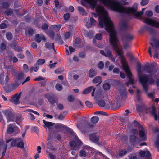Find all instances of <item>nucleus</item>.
Returning <instances> with one entry per match:
<instances>
[{
    "instance_id": "obj_24",
    "label": "nucleus",
    "mask_w": 159,
    "mask_h": 159,
    "mask_svg": "<svg viewBox=\"0 0 159 159\" xmlns=\"http://www.w3.org/2000/svg\"><path fill=\"white\" fill-rule=\"evenodd\" d=\"M45 47L47 49L49 50L53 49L56 52L54 43H51L48 42H47L45 44Z\"/></svg>"
},
{
    "instance_id": "obj_44",
    "label": "nucleus",
    "mask_w": 159,
    "mask_h": 159,
    "mask_svg": "<svg viewBox=\"0 0 159 159\" xmlns=\"http://www.w3.org/2000/svg\"><path fill=\"white\" fill-rule=\"evenodd\" d=\"M98 104L99 106L101 107H103L105 106V101L103 100H101L98 101Z\"/></svg>"
},
{
    "instance_id": "obj_2",
    "label": "nucleus",
    "mask_w": 159,
    "mask_h": 159,
    "mask_svg": "<svg viewBox=\"0 0 159 159\" xmlns=\"http://www.w3.org/2000/svg\"><path fill=\"white\" fill-rule=\"evenodd\" d=\"M105 6L110 8L112 10L118 12L125 13H133L137 16H141L145 9L143 8L142 11L139 12H137V4H135L131 7L126 8L123 6L122 4L119 1H116L113 0H99Z\"/></svg>"
},
{
    "instance_id": "obj_51",
    "label": "nucleus",
    "mask_w": 159,
    "mask_h": 159,
    "mask_svg": "<svg viewBox=\"0 0 159 159\" xmlns=\"http://www.w3.org/2000/svg\"><path fill=\"white\" fill-rule=\"evenodd\" d=\"M18 139H21L20 138L12 141L11 142V146L13 147L16 146L17 142L18 141Z\"/></svg>"
},
{
    "instance_id": "obj_35",
    "label": "nucleus",
    "mask_w": 159,
    "mask_h": 159,
    "mask_svg": "<svg viewBox=\"0 0 159 159\" xmlns=\"http://www.w3.org/2000/svg\"><path fill=\"white\" fill-rule=\"evenodd\" d=\"M99 118L96 116L92 117L90 119L91 122L93 124H96L99 121Z\"/></svg>"
},
{
    "instance_id": "obj_26",
    "label": "nucleus",
    "mask_w": 159,
    "mask_h": 159,
    "mask_svg": "<svg viewBox=\"0 0 159 159\" xmlns=\"http://www.w3.org/2000/svg\"><path fill=\"white\" fill-rule=\"evenodd\" d=\"M97 74V71L93 68L90 69L89 73V77L92 78L96 76Z\"/></svg>"
},
{
    "instance_id": "obj_13",
    "label": "nucleus",
    "mask_w": 159,
    "mask_h": 159,
    "mask_svg": "<svg viewBox=\"0 0 159 159\" xmlns=\"http://www.w3.org/2000/svg\"><path fill=\"white\" fill-rule=\"evenodd\" d=\"M96 89L94 87L92 86L88 87L83 92V94H86L90 93L92 90L93 91L91 93V96L93 97L94 96V92Z\"/></svg>"
},
{
    "instance_id": "obj_15",
    "label": "nucleus",
    "mask_w": 159,
    "mask_h": 159,
    "mask_svg": "<svg viewBox=\"0 0 159 159\" xmlns=\"http://www.w3.org/2000/svg\"><path fill=\"white\" fill-rule=\"evenodd\" d=\"M141 92L138 89H137L136 98L135 101L138 103H143L140 95Z\"/></svg>"
},
{
    "instance_id": "obj_49",
    "label": "nucleus",
    "mask_w": 159,
    "mask_h": 159,
    "mask_svg": "<svg viewBox=\"0 0 159 159\" xmlns=\"http://www.w3.org/2000/svg\"><path fill=\"white\" fill-rule=\"evenodd\" d=\"M66 113V112H64L62 113H60L58 117V119L60 120H62L64 118Z\"/></svg>"
},
{
    "instance_id": "obj_41",
    "label": "nucleus",
    "mask_w": 159,
    "mask_h": 159,
    "mask_svg": "<svg viewBox=\"0 0 159 159\" xmlns=\"http://www.w3.org/2000/svg\"><path fill=\"white\" fill-rule=\"evenodd\" d=\"M78 10L80 12V13L83 15H86V12L85 10L81 7L79 6L78 7Z\"/></svg>"
},
{
    "instance_id": "obj_48",
    "label": "nucleus",
    "mask_w": 159,
    "mask_h": 159,
    "mask_svg": "<svg viewBox=\"0 0 159 159\" xmlns=\"http://www.w3.org/2000/svg\"><path fill=\"white\" fill-rule=\"evenodd\" d=\"M86 152L83 150L80 151L79 153V155L83 157H85L86 156Z\"/></svg>"
},
{
    "instance_id": "obj_53",
    "label": "nucleus",
    "mask_w": 159,
    "mask_h": 159,
    "mask_svg": "<svg viewBox=\"0 0 159 159\" xmlns=\"http://www.w3.org/2000/svg\"><path fill=\"white\" fill-rule=\"evenodd\" d=\"M156 147L157 148L159 152V134L158 135L156 141L154 143Z\"/></svg>"
},
{
    "instance_id": "obj_19",
    "label": "nucleus",
    "mask_w": 159,
    "mask_h": 159,
    "mask_svg": "<svg viewBox=\"0 0 159 159\" xmlns=\"http://www.w3.org/2000/svg\"><path fill=\"white\" fill-rule=\"evenodd\" d=\"M34 39L35 41L38 43H40L42 40L46 41V39L44 35H40L38 34L35 35Z\"/></svg>"
},
{
    "instance_id": "obj_52",
    "label": "nucleus",
    "mask_w": 159,
    "mask_h": 159,
    "mask_svg": "<svg viewBox=\"0 0 159 159\" xmlns=\"http://www.w3.org/2000/svg\"><path fill=\"white\" fill-rule=\"evenodd\" d=\"M53 137L58 140L60 139H61V136L59 134H57L55 133V132H53Z\"/></svg>"
},
{
    "instance_id": "obj_56",
    "label": "nucleus",
    "mask_w": 159,
    "mask_h": 159,
    "mask_svg": "<svg viewBox=\"0 0 159 159\" xmlns=\"http://www.w3.org/2000/svg\"><path fill=\"white\" fill-rule=\"evenodd\" d=\"M90 21L91 25H94L96 24L97 23L96 20L92 17H91L90 18Z\"/></svg>"
},
{
    "instance_id": "obj_1",
    "label": "nucleus",
    "mask_w": 159,
    "mask_h": 159,
    "mask_svg": "<svg viewBox=\"0 0 159 159\" xmlns=\"http://www.w3.org/2000/svg\"><path fill=\"white\" fill-rule=\"evenodd\" d=\"M99 12L103 15L102 18L100 17L99 24L103 28L105 25L106 30L110 33V44L113 49L119 56V58L121 59L122 66L124 70L129 69L126 61L125 58L123 55L122 49L120 48V42L117 37L116 33L114 28V26L110 18L108 17V13L104 7L99 6L97 9Z\"/></svg>"
},
{
    "instance_id": "obj_39",
    "label": "nucleus",
    "mask_w": 159,
    "mask_h": 159,
    "mask_svg": "<svg viewBox=\"0 0 159 159\" xmlns=\"http://www.w3.org/2000/svg\"><path fill=\"white\" fill-rule=\"evenodd\" d=\"M6 37L8 40H11L12 39L13 35L11 32H8L6 34Z\"/></svg>"
},
{
    "instance_id": "obj_16",
    "label": "nucleus",
    "mask_w": 159,
    "mask_h": 159,
    "mask_svg": "<svg viewBox=\"0 0 159 159\" xmlns=\"http://www.w3.org/2000/svg\"><path fill=\"white\" fill-rule=\"evenodd\" d=\"M129 142L133 146L137 144L138 141L136 135L134 134H131L129 137Z\"/></svg>"
},
{
    "instance_id": "obj_55",
    "label": "nucleus",
    "mask_w": 159,
    "mask_h": 159,
    "mask_svg": "<svg viewBox=\"0 0 159 159\" xmlns=\"http://www.w3.org/2000/svg\"><path fill=\"white\" fill-rule=\"evenodd\" d=\"M98 66L99 68L100 69H102L104 66V64L103 62L101 61L98 64Z\"/></svg>"
},
{
    "instance_id": "obj_12",
    "label": "nucleus",
    "mask_w": 159,
    "mask_h": 159,
    "mask_svg": "<svg viewBox=\"0 0 159 159\" xmlns=\"http://www.w3.org/2000/svg\"><path fill=\"white\" fill-rule=\"evenodd\" d=\"M136 108L137 111L139 112L145 111L146 112L148 109L144 103L140 104V105L137 104H136Z\"/></svg>"
},
{
    "instance_id": "obj_31",
    "label": "nucleus",
    "mask_w": 159,
    "mask_h": 159,
    "mask_svg": "<svg viewBox=\"0 0 159 159\" xmlns=\"http://www.w3.org/2000/svg\"><path fill=\"white\" fill-rule=\"evenodd\" d=\"M39 67V65L36 63L34 67L32 66L30 68V72H33L34 70V71L36 72L38 70Z\"/></svg>"
},
{
    "instance_id": "obj_32",
    "label": "nucleus",
    "mask_w": 159,
    "mask_h": 159,
    "mask_svg": "<svg viewBox=\"0 0 159 159\" xmlns=\"http://www.w3.org/2000/svg\"><path fill=\"white\" fill-rule=\"evenodd\" d=\"M137 65L136 70L137 72V75L139 76L141 75L142 72L141 70V64L138 62L137 63Z\"/></svg>"
},
{
    "instance_id": "obj_29",
    "label": "nucleus",
    "mask_w": 159,
    "mask_h": 159,
    "mask_svg": "<svg viewBox=\"0 0 159 159\" xmlns=\"http://www.w3.org/2000/svg\"><path fill=\"white\" fill-rule=\"evenodd\" d=\"M11 46L12 48L15 51L18 52H20L21 51L20 47L18 45H17V44L15 43H13Z\"/></svg>"
},
{
    "instance_id": "obj_54",
    "label": "nucleus",
    "mask_w": 159,
    "mask_h": 159,
    "mask_svg": "<svg viewBox=\"0 0 159 159\" xmlns=\"http://www.w3.org/2000/svg\"><path fill=\"white\" fill-rule=\"evenodd\" d=\"M45 60L43 59H39L37 61V63L39 65H41L45 62Z\"/></svg>"
},
{
    "instance_id": "obj_37",
    "label": "nucleus",
    "mask_w": 159,
    "mask_h": 159,
    "mask_svg": "<svg viewBox=\"0 0 159 159\" xmlns=\"http://www.w3.org/2000/svg\"><path fill=\"white\" fill-rule=\"evenodd\" d=\"M72 31L70 30L68 31L64 34V38L65 40H66L68 39L69 38L71 35L72 33Z\"/></svg>"
},
{
    "instance_id": "obj_38",
    "label": "nucleus",
    "mask_w": 159,
    "mask_h": 159,
    "mask_svg": "<svg viewBox=\"0 0 159 159\" xmlns=\"http://www.w3.org/2000/svg\"><path fill=\"white\" fill-rule=\"evenodd\" d=\"M111 107L113 109H117L120 108V106L118 105L117 102H115L112 104Z\"/></svg>"
},
{
    "instance_id": "obj_27",
    "label": "nucleus",
    "mask_w": 159,
    "mask_h": 159,
    "mask_svg": "<svg viewBox=\"0 0 159 159\" xmlns=\"http://www.w3.org/2000/svg\"><path fill=\"white\" fill-rule=\"evenodd\" d=\"M24 79V74L22 73H19L16 78V80L20 83L22 82Z\"/></svg>"
},
{
    "instance_id": "obj_43",
    "label": "nucleus",
    "mask_w": 159,
    "mask_h": 159,
    "mask_svg": "<svg viewBox=\"0 0 159 159\" xmlns=\"http://www.w3.org/2000/svg\"><path fill=\"white\" fill-rule=\"evenodd\" d=\"M56 89L59 91H61L63 89L62 86L61 84L57 83L55 85Z\"/></svg>"
},
{
    "instance_id": "obj_21",
    "label": "nucleus",
    "mask_w": 159,
    "mask_h": 159,
    "mask_svg": "<svg viewBox=\"0 0 159 159\" xmlns=\"http://www.w3.org/2000/svg\"><path fill=\"white\" fill-rule=\"evenodd\" d=\"M54 127L58 131L61 132L66 129V126L61 124H60L55 125Z\"/></svg>"
},
{
    "instance_id": "obj_60",
    "label": "nucleus",
    "mask_w": 159,
    "mask_h": 159,
    "mask_svg": "<svg viewBox=\"0 0 159 159\" xmlns=\"http://www.w3.org/2000/svg\"><path fill=\"white\" fill-rule=\"evenodd\" d=\"M23 67L24 72H27L28 71V66L27 64H24L23 65Z\"/></svg>"
},
{
    "instance_id": "obj_59",
    "label": "nucleus",
    "mask_w": 159,
    "mask_h": 159,
    "mask_svg": "<svg viewBox=\"0 0 159 159\" xmlns=\"http://www.w3.org/2000/svg\"><path fill=\"white\" fill-rule=\"evenodd\" d=\"M145 15L148 16L150 17L153 15V13L151 11H147L146 12Z\"/></svg>"
},
{
    "instance_id": "obj_20",
    "label": "nucleus",
    "mask_w": 159,
    "mask_h": 159,
    "mask_svg": "<svg viewBox=\"0 0 159 159\" xmlns=\"http://www.w3.org/2000/svg\"><path fill=\"white\" fill-rule=\"evenodd\" d=\"M16 128L18 129L15 125L12 124H10L7 126V132L9 134L12 133L14 132L15 129Z\"/></svg>"
},
{
    "instance_id": "obj_30",
    "label": "nucleus",
    "mask_w": 159,
    "mask_h": 159,
    "mask_svg": "<svg viewBox=\"0 0 159 159\" xmlns=\"http://www.w3.org/2000/svg\"><path fill=\"white\" fill-rule=\"evenodd\" d=\"M43 121L44 124V125H43L44 127H46L48 128L50 127L53 126L54 125V123L49 122H47L45 120H43Z\"/></svg>"
},
{
    "instance_id": "obj_25",
    "label": "nucleus",
    "mask_w": 159,
    "mask_h": 159,
    "mask_svg": "<svg viewBox=\"0 0 159 159\" xmlns=\"http://www.w3.org/2000/svg\"><path fill=\"white\" fill-rule=\"evenodd\" d=\"M89 138L90 140L96 142L99 140L98 136H97L95 134H92L89 135Z\"/></svg>"
},
{
    "instance_id": "obj_42",
    "label": "nucleus",
    "mask_w": 159,
    "mask_h": 159,
    "mask_svg": "<svg viewBox=\"0 0 159 159\" xmlns=\"http://www.w3.org/2000/svg\"><path fill=\"white\" fill-rule=\"evenodd\" d=\"M20 83V82L16 80V82L12 85V88L14 89H15L19 86Z\"/></svg>"
},
{
    "instance_id": "obj_58",
    "label": "nucleus",
    "mask_w": 159,
    "mask_h": 159,
    "mask_svg": "<svg viewBox=\"0 0 159 159\" xmlns=\"http://www.w3.org/2000/svg\"><path fill=\"white\" fill-rule=\"evenodd\" d=\"M5 13L8 15H11L13 13V11L11 9H7L5 11Z\"/></svg>"
},
{
    "instance_id": "obj_28",
    "label": "nucleus",
    "mask_w": 159,
    "mask_h": 159,
    "mask_svg": "<svg viewBox=\"0 0 159 159\" xmlns=\"http://www.w3.org/2000/svg\"><path fill=\"white\" fill-rule=\"evenodd\" d=\"M120 26L121 29L124 30H127L128 27L127 23L125 21H123L121 23Z\"/></svg>"
},
{
    "instance_id": "obj_46",
    "label": "nucleus",
    "mask_w": 159,
    "mask_h": 159,
    "mask_svg": "<svg viewBox=\"0 0 159 159\" xmlns=\"http://www.w3.org/2000/svg\"><path fill=\"white\" fill-rule=\"evenodd\" d=\"M127 151L125 149H121L119 152V156H122L125 155L127 153Z\"/></svg>"
},
{
    "instance_id": "obj_5",
    "label": "nucleus",
    "mask_w": 159,
    "mask_h": 159,
    "mask_svg": "<svg viewBox=\"0 0 159 159\" xmlns=\"http://www.w3.org/2000/svg\"><path fill=\"white\" fill-rule=\"evenodd\" d=\"M143 70L149 74L148 75L153 77H156V73L157 70L153 66H150L149 63L147 64L144 67Z\"/></svg>"
},
{
    "instance_id": "obj_9",
    "label": "nucleus",
    "mask_w": 159,
    "mask_h": 159,
    "mask_svg": "<svg viewBox=\"0 0 159 159\" xmlns=\"http://www.w3.org/2000/svg\"><path fill=\"white\" fill-rule=\"evenodd\" d=\"M157 111L155 106H152L151 107L148 108L146 111L147 114L149 113L151 115L153 116L155 120H157V117L156 113Z\"/></svg>"
},
{
    "instance_id": "obj_63",
    "label": "nucleus",
    "mask_w": 159,
    "mask_h": 159,
    "mask_svg": "<svg viewBox=\"0 0 159 159\" xmlns=\"http://www.w3.org/2000/svg\"><path fill=\"white\" fill-rule=\"evenodd\" d=\"M64 70L62 69H57L55 70V72L57 74L61 73L63 72Z\"/></svg>"
},
{
    "instance_id": "obj_23",
    "label": "nucleus",
    "mask_w": 159,
    "mask_h": 159,
    "mask_svg": "<svg viewBox=\"0 0 159 159\" xmlns=\"http://www.w3.org/2000/svg\"><path fill=\"white\" fill-rule=\"evenodd\" d=\"M120 98H122L126 96V94L127 93V91L124 85L122 86V89L120 90Z\"/></svg>"
},
{
    "instance_id": "obj_22",
    "label": "nucleus",
    "mask_w": 159,
    "mask_h": 159,
    "mask_svg": "<svg viewBox=\"0 0 159 159\" xmlns=\"http://www.w3.org/2000/svg\"><path fill=\"white\" fill-rule=\"evenodd\" d=\"M134 36L130 33H127L125 36L124 39L128 41H131L133 39Z\"/></svg>"
},
{
    "instance_id": "obj_7",
    "label": "nucleus",
    "mask_w": 159,
    "mask_h": 159,
    "mask_svg": "<svg viewBox=\"0 0 159 159\" xmlns=\"http://www.w3.org/2000/svg\"><path fill=\"white\" fill-rule=\"evenodd\" d=\"M70 146L74 148H76L79 149V147L82 145V143L80 141L78 138L75 137V140L71 141L69 143Z\"/></svg>"
},
{
    "instance_id": "obj_11",
    "label": "nucleus",
    "mask_w": 159,
    "mask_h": 159,
    "mask_svg": "<svg viewBox=\"0 0 159 159\" xmlns=\"http://www.w3.org/2000/svg\"><path fill=\"white\" fill-rule=\"evenodd\" d=\"M100 53L103 56L108 57H111L113 56L111 51L108 48H106L105 51L101 50Z\"/></svg>"
},
{
    "instance_id": "obj_57",
    "label": "nucleus",
    "mask_w": 159,
    "mask_h": 159,
    "mask_svg": "<svg viewBox=\"0 0 159 159\" xmlns=\"http://www.w3.org/2000/svg\"><path fill=\"white\" fill-rule=\"evenodd\" d=\"M149 2V0H142L140 4L142 6H144L147 4Z\"/></svg>"
},
{
    "instance_id": "obj_61",
    "label": "nucleus",
    "mask_w": 159,
    "mask_h": 159,
    "mask_svg": "<svg viewBox=\"0 0 159 159\" xmlns=\"http://www.w3.org/2000/svg\"><path fill=\"white\" fill-rule=\"evenodd\" d=\"M75 99V97L72 95L69 96L68 98V100L69 102H72Z\"/></svg>"
},
{
    "instance_id": "obj_6",
    "label": "nucleus",
    "mask_w": 159,
    "mask_h": 159,
    "mask_svg": "<svg viewBox=\"0 0 159 159\" xmlns=\"http://www.w3.org/2000/svg\"><path fill=\"white\" fill-rule=\"evenodd\" d=\"M3 113L6 116L8 122L14 121L15 120L14 116L13 114L11 111L9 110H6L2 111Z\"/></svg>"
},
{
    "instance_id": "obj_64",
    "label": "nucleus",
    "mask_w": 159,
    "mask_h": 159,
    "mask_svg": "<svg viewBox=\"0 0 159 159\" xmlns=\"http://www.w3.org/2000/svg\"><path fill=\"white\" fill-rule=\"evenodd\" d=\"M96 38L98 40H101L102 38V36L101 34H98L96 35Z\"/></svg>"
},
{
    "instance_id": "obj_10",
    "label": "nucleus",
    "mask_w": 159,
    "mask_h": 159,
    "mask_svg": "<svg viewBox=\"0 0 159 159\" xmlns=\"http://www.w3.org/2000/svg\"><path fill=\"white\" fill-rule=\"evenodd\" d=\"M22 92H20L19 93H16L11 98V99L10 101L14 102L15 104H18L19 99L21 97Z\"/></svg>"
},
{
    "instance_id": "obj_3",
    "label": "nucleus",
    "mask_w": 159,
    "mask_h": 159,
    "mask_svg": "<svg viewBox=\"0 0 159 159\" xmlns=\"http://www.w3.org/2000/svg\"><path fill=\"white\" fill-rule=\"evenodd\" d=\"M138 76L139 81L146 93L147 92L148 85L153 84L154 83L153 79L156 78V77L148 75L142 74Z\"/></svg>"
},
{
    "instance_id": "obj_47",
    "label": "nucleus",
    "mask_w": 159,
    "mask_h": 159,
    "mask_svg": "<svg viewBox=\"0 0 159 159\" xmlns=\"http://www.w3.org/2000/svg\"><path fill=\"white\" fill-rule=\"evenodd\" d=\"M103 87L105 90H107L110 89V85L109 83H106L103 85Z\"/></svg>"
},
{
    "instance_id": "obj_8",
    "label": "nucleus",
    "mask_w": 159,
    "mask_h": 159,
    "mask_svg": "<svg viewBox=\"0 0 159 159\" xmlns=\"http://www.w3.org/2000/svg\"><path fill=\"white\" fill-rule=\"evenodd\" d=\"M150 44L153 48V50L154 51V57L158 58V56H159V40L155 44L151 43H150Z\"/></svg>"
},
{
    "instance_id": "obj_40",
    "label": "nucleus",
    "mask_w": 159,
    "mask_h": 159,
    "mask_svg": "<svg viewBox=\"0 0 159 159\" xmlns=\"http://www.w3.org/2000/svg\"><path fill=\"white\" fill-rule=\"evenodd\" d=\"M46 152L48 157L50 159H56V156L53 155L51 153L48 151H46Z\"/></svg>"
},
{
    "instance_id": "obj_34",
    "label": "nucleus",
    "mask_w": 159,
    "mask_h": 159,
    "mask_svg": "<svg viewBox=\"0 0 159 159\" xmlns=\"http://www.w3.org/2000/svg\"><path fill=\"white\" fill-rule=\"evenodd\" d=\"M47 98L49 102L51 104H53L56 102L54 98L52 96H48Z\"/></svg>"
},
{
    "instance_id": "obj_17",
    "label": "nucleus",
    "mask_w": 159,
    "mask_h": 159,
    "mask_svg": "<svg viewBox=\"0 0 159 159\" xmlns=\"http://www.w3.org/2000/svg\"><path fill=\"white\" fill-rule=\"evenodd\" d=\"M140 156L142 157H144L146 156L147 157V159H151V154L148 151H141L139 152Z\"/></svg>"
},
{
    "instance_id": "obj_45",
    "label": "nucleus",
    "mask_w": 159,
    "mask_h": 159,
    "mask_svg": "<svg viewBox=\"0 0 159 159\" xmlns=\"http://www.w3.org/2000/svg\"><path fill=\"white\" fill-rule=\"evenodd\" d=\"M81 42V39L80 38H76L75 43H74V46L75 47L77 46V45L79 44Z\"/></svg>"
},
{
    "instance_id": "obj_33",
    "label": "nucleus",
    "mask_w": 159,
    "mask_h": 159,
    "mask_svg": "<svg viewBox=\"0 0 159 159\" xmlns=\"http://www.w3.org/2000/svg\"><path fill=\"white\" fill-rule=\"evenodd\" d=\"M102 77L100 76H97L93 79L92 80V82L93 83H97L98 82H101Z\"/></svg>"
},
{
    "instance_id": "obj_4",
    "label": "nucleus",
    "mask_w": 159,
    "mask_h": 159,
    "mask_svg": "<svg viewBox=\"0 0 159 159\" xmlns=\"http://www.w3.org/2000/svg\"><path fill=\"white\" fill-rule=\"evenodd\" d=\"M144 22L150 25V26H145L144 27V30L149 32L150 34H153L154 33V28L151 26L159 28V22L156 21L151 19L146 18L144 20Z\"/></svg>"
},
{
    "instance_id": "obj_18",
    "label": "nucleus",
    "mask_w": 159,
    "mask_h": 159,
    "mask_svg": "<svg viewBox=\"0 0 159 159\" xmlns=\"http://www.w3.org/2000/svg\"><path fill=\"white\" fill-rule=\"evenodd\" d=\"M126 73V75L129 78V82L130 83L132 84H134V79L132 78L133 75L130 71V69L126 70L125 71Z\"/></svg>"
},
{
    "instance_id": "obj_50",
    "label": "nucleus",
    "mask_w": 159,
    "mask_h": 159,
    "mask_svg": "<svg viewBox=\"0 0 159 159\" xmlns=\"http://www.w3.org/2000/svg\"><path fill=\"white\" fill-rule=\"evenodd\" d=\"M16 146L21 148H23L24 147V144L22 141L17 142Z\"/></svg>"
},
{
    "instance_id": "obj_62",
    "label": "nucleus",
    "mask_w": 159,
    "mask_h": 159,
    "mask_svg": "<svg viewBox=\"0 0 159 159\" xmlns=\"http://www.w3.org/2000/svg\"><path fill=\"white\" fill-rule=\"evenodd\" d=\"M120 121H121V123L122 124H125L126 122H128V119L127 118H120Z\"/></svg>"
},
{
    "instance_id": "obj_36",
    "label": "nucleus",
    "mask_w": 159,
    "mask_h": 159,
    "mask_svg": "<svg viewBox=\"0 0 159 159\" xmlns=\"http://www.w3.org/2000/svg\"><path fill=\"white\" fill-rule=\"evenodd\" d=\"M85 1L90 4L93 7H95L96 4V2L95 0H85Z\"/></svg>"
},
{
    "instance_id": "obj_14",
    "label": "nucleus",
    "mask_w": 159,
    "mask_h": 159,
    "mask_svg": "<svg viewBox=\"0 0 159 159\" xmlns=\"http://www.w3.org/2000/svg\"><path fill=\"white\" fill-rule=\"evenodd\" d=\"M140 129H139V135L142 140L145 141L146 139V137L144 132V129L142 126H139Z\"/></svg>"
}]
</instances>
